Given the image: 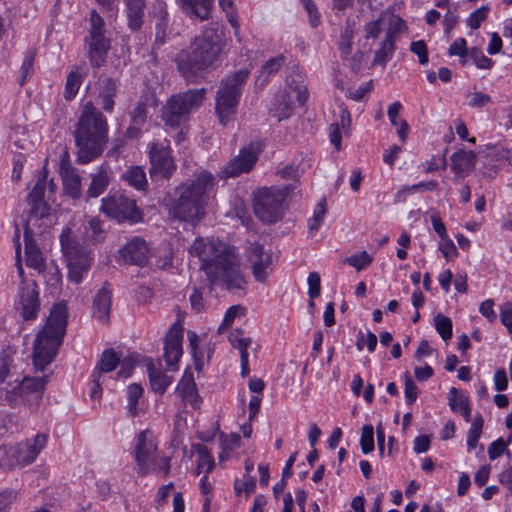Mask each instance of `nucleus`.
I'll return each mask as SVG.
<instances>
[{
  "label": "nucleus",
  "mask_w": 512,
  "mask_h": 512,
  "mask_svg": "<svg viewBox=\"0 0 512 512\" xmlns=\"http://www.w3.org/2000/svg\"><path fill=\"white\" fill-rule=\"evenodd\" d=\"M225 37L217 25L205 27L189 46L175 57L178 72L190 83H197L204 74L214 70L227 53Z\"/></svg>",
  "instance_id": "f257e3e1"
},
{
  "label": "nucleus",
  "mask_w": 512,
  "mask_h": 512,
  "mask_svg": "<svg viewBox=\"0 0 512 512\" xmlns=\"http://www.w3.org/2000/svg\"><path fill=\"white\" fill-rule=\"evenodd\" d=\"M73 136L78 163L87 164L103 153L108 142V123L92 102L83 106Z\"/></svg>",
  "instance_id": "f03ea898"
},
{
  "label": "nucleus",
  "mask_w": 512,
  "mask_h": 512,
  "mask_svg": "<svg viewBox=\"0 0 512 512\" xmlns=\"http://www.w3.org/2000/svg\"><path fill=\"white\" fill-rule=\"evenodd\" d=\"M216 184L214 175L201 170L194 178L176 189L178 196L172 203L170 215L192 224L199 222L205 215L209 192Z\"/></svg>",
  "instance_id": "7ed1b4c3"
},
{
  "label": "nucleus",
  "mask_w": 512,
  "mask_h": 512,
  "mask_svg": "<svg viewBox=\"0 0 512 512\" xmlns=\"http://www.w3.org/2000/svg\"><path fill=\"white\" fill-rule=\"evenodd\" d=\"M67 313L66 303L55 304L46 324L37 333L33 345V364L36 370L43 371L54 360L66 332Z\"/></svg>",
  "instance_id": "20e7f679"
},
{
  "label": "nucleus",
  "mask_w": 512,
  "mask_h": 512,
  "mask_svg": "<svg viewBox=\"0 0 512 512\" xmlns=\"http://www.w3.org/2000/svg\"><path fill=\"white\" fill-rule=\"evenodd\" d=\"M249 71L241 69L226 75L218 86L215 96V113L222 126L235 120L237 107L247 83Z\"/></svg>",
  "instance_id": "39448f33"
},
{
  "label": "nucleus",
  "mask_w": 512,
  "mask_h": 512,
  "mask_svg": "<svg viewBox=\"0 0 512 512\" xmlns=\"http://www.w3.org/2000/svg\"><path fill=\"white\" fill-rule=\"evenodd\" d=\"M206 88L189 89L172 95L161 108V120L165 126L179 128L205 100Z\"/></svg>",
  "instance_id": "423d86ee"
},
{
  "label": "nucleus",
  "mask_w": 512,
  "mask_h": 512,
  "mask_svg": "<svg viewBox=\"0 0 512 512\" xmlns=\"http://www.w3.org/2000/svg\"><path fill=\"white\" fill-rule=\"evenodd\" d=\"M60 244L67 263L69 280L76 284L81 283L93 262L91 251L79 243L68 227L60 234Z\"/></svg>",
  "instance_id": "0eeeda50"
},
{
  "label": "nucleus",
  "mask_w": 512,
  "mask_h": 512,
  "mask_svg": "<svg viewBox=\"0 0 512 512\" xmlns=\"http://www.w3.org/2000/svg\"><path fill=\"white\" fill-rule=\"evenodd\" d=\"M89 22L90 28L84 39V49L91 67L99 68L106 62L110 39L105 35L104 19L95 9L90 12Z\"/></svg>",
  "instance_id": "6e6552de"
},
{
  "label": "nucleus",
  "mask_w": 512,
  "mask_h": 512,
  "mask_svg": "<svg viewBox=\"0 0 512 512\" xmlns=\"http://www.w3.org/2000/svg\"><path fill=\"white\" fill-rule=\"evenodd\" d=\"M289 194L288 187L262 188L255 193L254 212L266 224L277 222L284 213V201Z\"/></svg>",
  "instance_id": "1a4fd4ad"
},
{
  "label": "nucleus",
  "mask_w": 512,
  "mask_h": 512,
  "mask_svg": "<svg viewBox=\"0 0 512 512\" xmlns=\"http://www.w3.org/2000/svg\"><path fill=\"white\" fill-rule=\"evenodd\" d=\"M200 268L207 275L211 285L216 284L219 280L228 290L244 289L246 285L245 277L240 271L239 265L228 258L204 261Z\"/></svg>",
  "instance_id": "9d476101"
},
{
  "label": "nucleus",
  "mask_w": 512,
  "mask_h": 512,
  "mask_svg": "<svg viewBox=\"0 0 512 512\" xmlns=\"http://www.w3.org/2000/svg\"><path fill=\"white\" fill-rule=\"evenodd\" d=\"M47 436L37 434L33 442H21L17 446L0 447V466L13 468L31 464L46 445Z\"/></svg>",
  "instance_id": "9b49d317"
},
{
  "label": "nucleus",
  "mask_w": 512,
  "mask_h": 512,
  "mask_svg": "<svg viewBox=\"0 0 512 512\" xmlns=\"http://www.w3.org/2000/svg\"><path fill=\"white\" fill-rule=\"evenodd\" d=\"M101 211L118 223H139L143 220V213L137 207L135 200L121 193H113L102 199Z\"/></svg>",
  "instance_id": "f8f14e48"
},
{
  "label": "nucleus",
  "mask_w": 512,
  "mask_h": 512,
  "mask_svg": "<svg viewBox=\"0 0 512 512\" xmlns=\"http://www.w3.org/2000/svg\"><path fill=\"white\" fill-rule=\"evenodd\" d=\"M48 376L24 377L15 387L6 391L5 400L11 407L20 401L29 407H37L42 400Z\"/></svg>",
  "instance_id": "ddd939ff"
},
{
  "label": "nucleus",
  "mask_w": 512,
  "mask_h": 512,
  "mask_svg": "<svg viewBox=\"0 0 512 512\" xmlns=\"http://www.w3.org/2000/svg\"><path fill=\"white\" fill-rule=\"evenodd\" d=\"M15 309L24 321L35 320L40 311V296L36 282H23L17 294Z\"/></svg>",
  "instance_id": "4468645a"
},
{
  "label": "nucleus",
  "mask_w": 512,
  "mask_h": 512,
  "mask_svg": "<svg viewBox=\"0 0 512 512\" xmlns=\"http://www.w3.org/2000/svg\"><path fill=\"white\" fill-rule=\"evenodd\" d=\"M262 152V145L259 142H252L243 147L239 155L229 161L224 167L222 173L225 177H237L243 173H248L256 164L259 155Z\"/></svg>",
  "instance_id": "2eb2a0df"
},
{
  "label": "nucleus",
  "mask_w": 512,
  "mask_h": 512,
  "mask_svg": "<svg viewBox=\"0 0 512 512\" xmlns=\"http://www.w3.org/2000/svg\"><path fill=\"white\" fill-rule=\"evenodd\" d=\"M157 446L154 443L152 432L144 430L137 435L134 448V458L138 467V475L146 476L150 472V464L155 460Z\"/></svg>",
  "instance_id": "dca6fc26"
},
{
  "label": "nucleus",
  "mask_w": 512,
  "mask_h": 512,
  "mask_svg": "<svg viewBox=\"0 0 512 512\" xmlns=\"http://www.w3.org/2000/svg\"><path fill=\"white\" fill-rule=\"evenodd\" d=\"M169 145L152 143L149 150L151 163L150 174L152 177L169 178L176 170Z\"/></svg>",
  "instance_id": "f3484780"
},
{
  "label": "nucleus",
  "mask_w": 512,
  "mask_h": 512,
  "mask_svg": "<svg viewBox=\"0 0 512 512\" xmlns=\"http://www.w3.org/2000/svg\"><path fill=\"white\" fill-rule=\"evenodd\" d=\"M59 174L63 182V191L66 196L72 199H78L82 195L81 177L72 166L70 155L67 150H64L60 156Z\"/></svg>",
  "instance_id": "a211bd4d"
},
{
  "label": "nucleus",
  "mask_w": 512,
  "mask_h": 512,
  "mask_svg": "<svg viewBox=\"0 0 512 512\" xmlns=\"http://www.w3.org/2000/svg\"><path fill=\"white\" fill-rule=\"evenodd\" d=\"M183 328L175 323L164 339V358L169 370H176L182 356Z\"/></svg>",
  "instance_id": "6ab92c4d"
},
{
  "label": "nucleus",
  "mask_w": 512,
  "mask_h": 512,
  "mask_svg": "<svg viewBox=\"0 0 512 512\" xmlns=\"http://www.w3.org/2000/svg\"><path fill=\"white\" fill-rule=\"evenodd\" d=\"M248 262L251 264L252 274L256 281L264 283L267 280L268 272L272 264V256L265 253L263 245L258 242L251 243L248 252Z\"/></svg>",
  "instance_id": "aec40b11"
},
{
  "label": "nucleus",
  "mask_w": 512,
  "mask_h": 512,
  "mask_svg": "<svg viewBox=\"0 0 512 512\" xmlns=\"http://www.w3.org/2000/svg\"><path fill=\"white\" fill-rule=\"evenodd\" d=\"M148 251L146 241L134 236L119 250V255L126 263L144 266L148 261Z\"/></svg>",
  "instance_id": "412c9836"
},
{
  "label": "nucleus",
  "mask_w": 512,
  "mask_h": 512,
  "mask_svg": "<svg viewBox=\"0 0 512 512\" xmlns=\"http://www.w3.org/2000/svg\"><path fill=\"white\" fill-rule=\"evenodd\" d=\"M46 178H47V170L46 166L43 167L34 187L31 192L28 194L27 203L30 206V213L35 215L36 217L45 216V208L46 204L43 201L44 192L46 189Z\"/></svg>",
  "instance_id": "4be33fe9"
},
{
  "label": "nucleus",
  "mask_w": 512,
  "mask_h": 512,
  "mask_svg": "<svg viewBox=\"0 0 512 512\" xmlns=\"http://www.w3.org/2000/svg\"><path fill=\"white\" fill-rule=\"evenodd\" d=\"M24 246L26 254V265L38 271L45 269V262L42 256V252L37 246L32 230L26 224L24 228Z\"/></svg>",
  "instance_id": "5701e85b"
},
{
  "label": "nucleus",
  "mask_w": 512,
  "mask_h": 512,
  "mask_svg": "<svg viewBox=\"0 0 512 512\" xmlns=\"http://www.w3.org/2000/svg\"><path fill=\"white\" fill-rule=\"evenodd\" d=\"M127 18V27L133 31H139L145 20L147 0H123Z\"/></svg>",
  "instance_id": "b1692460"
},
{
  "label": "nucleus",
  "mask_w": 512,
  "mask_h": 512,
  "mask_svg": "<svg viewBox=\"0 0 512 512\" xmlns=\"http://www.w3.org/2000/svg\"><path fill=\"white\" fill-rule=\"evenodd\" d=\"M450 160V167L452 172L456 177L460 178L474 168L476 154L471 150H458L451 155Z\"/></svg>",
  "instance_id": "393cba45"
},
{
  "label": "nucleus",
  "mask_w": 512,
  "mask_h": 512,
  "mask_svg": "<svg viewBox=\"0 0 512 512\" xmlns=\"http://www.w3.org/2000/svg\"><path fill=\"white\" fill-rule=\"evenodd\" d=\"M118 91V83L115 79L106 77L100 80L99 99L102 109L111 113L114 110V98Z\"/></svg>",
  "instance_id": "a878e982"
},
{
  "label": "nucleus",
  "mask_w": 512,
  "mask_h": 512,
  "mask_svg": "<svg viewBox=\"0 0 512 512\" xmlns=\"http://www.w3.org/2000/svg\"><path fill=\"white\" fill-rule=\"evenodd\" d=\"M110 183L109 171L105 166H100L96 173L91 174V182L86 191V201L97 198L103 194Z\"/></svg>",
  "instance_id": "bb28decb"
},
{
  "label": "nucleus",
  "mask_w": 512,
  "mask_h": 512,
  "mask_svg": "<svg viewBox=\"0 0 512 512\" xmlns=\"http://www.w3.org/2000/svg\"><path fill=\"white\" fill-rule=\"evenodd\" d=\"M184 13L200 21L210 18L213 0H181Z\"/></svg>",
  "instance_id": "cd10ccee"
},
{
  "label": "nucleus",
  "mask_w": 512,
  "mask_h": 512,
  "mask_svg": "<svg viewBox=\"0 0 512 512\" xmlns=\"http://www.w3.org/2000/svg\"><path fill=\"white\" fill-rule=\"evenodd\" d=\"M448 405L455 413H460L466 422L471 419V407L468 397L461 390L452 387L448 392Z\"/></svg>",
  "instance_id": "c85d7f7f"
},
{
  "label": "nucleus",
  "mask_w": 512,
  "mask_h": 512,
  "mask_svg": "<svg viewBox=\"0 0 512 512\" xmlns=\"http://www.w3.org/2000/svg\"><path fill=\"white\" fill-rule=\"evenodd\" d=\"M156 105L155 96L150 93L143 94L130 111V121L136 125H144L147 120L148 106Z\"/></svg>",
  "instance_id": "c756f323"
},
{
  "label": "nucleus",
  "mask_w": 512,
  "mask_h": 512,
  "mask_svg": "<svg viewBox=\"0 0 512 512\" xmlns=\"http://www.w3.org/2000/svg\"><path fill=\"white\" fill-rule=\"evenodd\" d=\"M110 308L111 291L106 286H103L95 295L93 301V314L97 319L106 321L109 317Z\"/></svg>",
  "instance_id": "7c9ffc66"
},
{
  "label": "nucleus",
  "mask_w": 512,
  "mask_h": 512,
  "mask_svg": "<svg viewBox=\"0 0 512 512\" xmlns=\"http://www.w3.org/2000/svg\"><path fill=\"white\" fill-rule=\"evenodd\" d=\"M147 371L151 389L160 395L164 394L172 383V377L168 376L164 371L156 369L153 363L147 365Z\"/></svg>",
  "instance_id": "2f4dec72"
},
{
  "label": "nucleus",
  "mask_w": 512,
  "mask_h": 512,
  "mask_svg": "<svg viewBox=\"0 0 512 512\" xmlns=\"http://www.w3.org/2000/svg\"><path fill=\"white\" fill-rule=\"evenodd\" d=\"M285 62V57L280 54L267 60L260 69V73L256 79V85L263 87L271 75L276 74Z\"/></svg>",
  "instance_id": "473e14b6"
},
{
  "label": "nucleus",
  "mask_w": 512,
  "mask_h": 512,
  "mask_svg": "<svg viewBox=\"0 0 512 512\" xmlns=\"http://www.w3.org/2000/svg\"><path fill=\"white\" fill-rule=\"evenodd\" d=\"M177 391L183 401L189 403L193 407L198 406L199 395L197 393L196 384L192 375H190L188 378L181 379L177 386Z\"/></svg>",
  "instance_id": "72a5a7b5"
},
{
  "label": "nucleus",
  "mask_w": 512,
  "mask_h": 512,
  "mask_svg": "<svg viewBox=\"0 0 512 512\" xmlns=\"http://www.w3.org/2000/svg\"><path fill=\"white\" fill-rule=\"evenodd\" d=\"M122 179L137 190H145L148 185L145 170L141 166L129 167L123 173Z\"/></svg>",
  "instance_id": "f704fd0d"
},
{
  "label": "nucleus",
  "mask_w": 512,
  "mask_h": 512,
  "mask_svg": "<svg viewBox=\"0 0 512 512\" xmlns=\"http://www.w3.org/2000/svg\"><path fill=\"white\" fill-rule=\"evenodd\" d=\"M120 363V358L113 348L106 349L95 367L96 374L98 377L102 373H108L113 371Z\"/></svg>",
  "instance_id": "c9c22d12"
},
{
  "label": "nucleus",
  "mask_w": 512,
  "mask_h": 512,
  "mask_svg": "<svg viewBox=\"0 0 512 512\" xmlns=\"http://www.w3.org/2000/svg\"><path fill=\"white\" fill-rule=\"evenodd\" d=\"M214 251L213 241H206L203 238H197L189 249V253L192 256H197L201 265L204 261H216L217 259H210V255Z\"/></svg>",
  "instance_id": "e433bc0d"
},
{
  "label": "nucleus",
  "mask_w": 512,
  "mask_h": 512,
  "mask_svg": "<svg viewBox=\"0 0 512 512\" xmlns=\"http://www.w3.org/2000/svg\"><path fill=\"white\" fill-rule=\"evenodd\" d=\"M351 118L350 113L347 109H343L340 113V123H333L330 126V142L337 149L340 150L341 147V132L340 125L343 129H346L350 125Z\"/></svg>",
  "instance_id": "4c0bfd02"
},
{
  "label": "nucleus",
  "mask_w": 512,
  "mask_h": 512,
  "mask_svg": "<svg viewBox=\"0 0 512 512\" xmlns=\"http://www.w3.org/2000/svg\"><path fill=\"white\" fill-rule=\"evenodd\" d=\"M395 42L384 37L380 44V48L374 53L373 64H380L385 66L386 63L392 58L395 52Z\"/></svg>",
  "instance_id": "58836bf2"
},
{
  "label": "nucleus",
  "mask_w": 512,
  "mask_h": 512,
  "mask_svg": "<svg viewBox=\"0 0 512 512\" xmlns=\"http://www.w3.org/2000/svg\"><path fill=\"white\" fill-rule=\"evenodd\" d=\"M35 55V51L30 49L23 59L20 68V76L18 78V83L20 86H23L34 74Z\"/></svg>",
  "instance_id": "ea45409f"
},
{
  "label": "nucleus",
  "mask_w": 512,
  "mask_h": 512,
  "mask_svg": "<svg viewBox=\"0 0 512 512\" xmlns=\"http://www.w3.org/2000/svg\"><path fill=\"white\" fill-rule=\"evenodd\" d=\"M198 460H197V470L198 474H200L205 468L206 473H209L214 468V460L209 453L208 448L205 445L198 444L196 447Z\"/></svg>",
  "instance_id": "a19ab883"
},
{
  "label": "nucleus",
  "mask_w": 512,
  "mask_h": 512,
  "mask_svg": "<svg viewBox=\"0 0 512 512\" xmlns=\"http://www.w3.org/2000/svg\"><path fill=\"white\" fill-rule=\"evenodd\" d=\"M434 326L444 341L451 339L453 334V325L449 317L441 314L436 315L434 317Z\"/></svg>",
  "instance_id": "79ce46f5"
},
{
  "label": "nucleus",
  "mask_w": 512,
  "mask_h": 512,
  "mask_svg": "<svg viewBox=\"0 0 512 512\" xmlns=\"http://www.w3.org/2000/svg\"><path fill=\"white\" fill-rule=\"evenodd\" d=\"M81 85V75L76 71H71L66 79L64 97L66 100H72Z\"/></svg>",
  "instance_id": "37998d69"
},
{
  "label": "nucleus",
  "mask_w": 512,
  "mask_h": 512,
  "mask_svg": "<svg viewBox=\"0 0 512 512\" xmlns=\"http://www.w3.org/2000/svg\"><path fill=\"white\" fill-rule=\"evenodd\" d=\"M161 16L156 23L155 44L160 46L166 42V29L168 26V14L165 7L160 8Z\"/></svg>",
  "instance_id": "c03bdc74"
},
{
  "label": "nucleus",
  "mask_w": 512,
  "mask_h": 512,
  "mask_svg": "<svg viewBox=\"0 0 512 512\" xmlns=\"http://www.w3.org/2000/svg\"><path fill=\"white\" fill-rule=\"evenodd\" d=\"M360 446L364 454L374 450V428L372 425H364L361 429Z\"/></svg>",
  "instance_id": "a18cd8bd"
},
{
  "label": "nucleus",
  "mask_w": 512,
  "mask_h": 512,
  "mask_svg": "<svg viewBox=\"0 0 512 512\" xmlns=\"http://www.w3.org/2000/svg\"><path fill=\"white\" fill-rule=\"evenodd\" d=\"M325 214L326 200L322 199L317 204L313 216L308 220V228L310 232H315L320 228Z\"/></svg>",
  "instance_id": "49530a36"
},
{
  "label": "nucleus",
  "mask_w": 512,
  "mask_h": 512,
  "mask_svg": "<svg viewBox=\"0 0 512 512\" xmlns=\"http://www.w3.org/2000/svg\"><path fill=\"white\" fill-rule=\"evenodd\" d=\"M467 105L471 108H483L492 103V98L489 94L481 91L470 92L466 95Z\"/></svg>",
  "instance_id": "de8ad7c7"
},
{
  "label": "nucleus",
  "mask_w": 512,
  "mask_h": 512,
  "mask_svg": "<svg viewBox=\"0 0 512 512\" xmlns=\"http://www.w3.org/2000/svg\"><path fill=\"white\" fill-rule=\"evenodd\" d=\"M404 380H405V388H404L405 400H406V403L409 406H411L416 402L417 397L420 393V390L417 387V385L415 384V382L413 381L409 372H406L404 374Z\"/></svg>",
  "instance_id": "09e8293b"
},
{
  "label": "nucleus",
  "mask_w": 512,
  "mask_h": 512,
  "mask_svg": "<svg viewBox=\"0 0 512 512\" xmlns=\"http://www.w3.org/2000/svg\"><path fill=\"white\" fill-rule=\"evenodd\" d=\"M245 310L241 305L230 306L225 312L222 324L218 327V333H222L225 329L229 328L233 324L234 319L239 314H244Z\"/></svg>",
  "instance_id": "8fccbe9b"
},
{
  "label": "nucleus",
  "mask_w": 512,
  "mask_h": 512,
  "mask_svg": "<svg viewBox=\"0 0 512 512\" xmlns=\"http://www.w3.org/2000/svg\"><path fill=\"white\" fill-rule=\"evenodd\" d=\"M473 63L480 69H491L493 61L484 55L483 51L478 47L471 48L469 52Z\"/></svg>",
  "instance_id": "3c124183"
},
{
  "label": "nucleus",
  "mask_w": 512,
  "mask_h": 512,
  "mask_svg": "<svg viewBox=\"0 0 512 512\" xmlns=\"http://www.w3.org/2000/svg\"><path fill=\"white\" fill-rule=\"evenodd\" d=\"M128 410L131 412L132 415H134L137 411V403L139 398L143 394V388L136 383H133L128 386Z\"/></svg>",
  "instance_id": "603ef678"
},
{
  "label": "nucleus",
  "mask_w": 512,
  "mask_h": 512,
  "mask_svg": "<svg viewBox=\"0 0 512 512\" xmlns=\"http://www.w3.org/2000/svg\"><path fill=\"white\" fill-rule=\"evenodd\" d=\"M405 27V21L396 15H393L389 20V27L386 30L385 38L395 42L401 30Z\"/></svg>",
  "instance_id": "864d4df0"
},
{
  "label": "nucleus",
  "mask_w": 512,
  "mask_h": 512,
  "mask_svg": "<svg viewBox=\"0 0 512 512\" xmlns=\"http://www.w3.org/2000/svg\"><path fill=\"white\" fill-rule=\"evenodd\" d=\"M188 340H189V347L191 350V354L193 356L194 363H195V369L201 370L203 355L198 351L199 337L195 332L189 331L188 332Z\"/></svg>",
  "instance_id": "5fc2aeb1"
},
{
  "label": "nucleus",
  "mask_w": 512,
  "mask_h": 512,
  "mask_svg": "<svg viewBox=\"0 0 512 512\" xmlns=\"http://www.w3.org/2000/svg\"><path fill=\"white\" fill-rule=\"evenodd\" d=\"M244 480L240 481L238 479L234 482V490L237 495H240L242 492H245L247 496L253 493L256 489V480L251 476H244Z\"/></svg>",
  "instance_id": "6e6d98bb"
},
{
  "label": "nucleus",
  "mask_w": 512,
  "mask_h": 512,
  "mask_svg": "<svg viewBox=\"0 0 512 512\" xmlns=\"http://www.w3.org/2000/svg\"><path fill=\"white\" fill-rule=\"evenodd\" d=\"M488 11L489 8L487 6H482L476 9L469 15L467 25L471 29H478L481 26V23L486 20Z\"/></svg>",
  "instance_id": "4d7b16f0"
},
{
  "label": "nucleus",
  "mask_w": 512,
  "mask_h": 512,
  "mask_svg": "<svg viewBox=\"0 0 512 512\" xmlns=\"http://www.w3.org/2000/svg\"><path fill=\"white\" fill-rule=\"evenodd\" d=\"M373 258L366 252L362 251L360 254L351 255L346 259V262L356 268L358 271L364 269L372 262Z\"/></svg>",
  "instance_id": "13d9d810"
},
{
  "label": "nucleus",
  "mask_w": 512,
  "mask_h": 512,
  "mask_svg": "<svg viewBox=\"0 0 512 512\" xmlns=\"http://www.w3.org/2000/svg\"><path fill=\"white\" fill-rule=\"evenodd\" d=\"M410 51L418 56V60L421 65H426L428 63V50L424 40L411 42Z\"/></svg>",
  "instance_id": "bf43d9fd"
},
{
  "label": "nucleus",
  "mask_w": 512,
  "mask_h": 512,
  "mask_svg": "<svg viewBox=\"0 0 512 512\" xmlns=\"http://www.w3.org/2000/svg\"><path fill=\"white\" fill-rule=\"evenodd\" d=\"M320 275L317 272H310L308 276V295L310 299H315L321 292Z\"/></svg>",
  "instance_id": "052dcab7"
},
{
  "label": "nucleus",
  "mask_w": 512,
  "mask_h": 512,
  "mask_svg": "<svg viewBox=\"0 0 512 512\" xmlns=\"http://www.w3.org/2000/svg\"><path fill=\"white\" fill-rule=\"evenodd\" d=\"M13 359L4 351L0 354V385L5 383L10 376V367Z\"/></svg>",
  "instance_id": "680f3d73"
},
{
  "label": "nucleus",
  "mask_w": 512,
  "mask_h": 512,
  "mask_svg": "<svg viewBox=\"0 0 512 512\" xmlns=\"http://www.w3.org/2000/svg\"><path fill=\"white\" fill-rule=\"evenodd\" d=\"M446 165H447V162H446L445 156L440 157L438 159H436V157L433 156L430 160H427L421 166L425 173H431V172L437 171L439 169L446 168Z\"/></svg>",
  "instance_id": "e2e57ef3"
},
{
  "label": "nucleus",
  "mask_w": 512,
  "mask_h": 512,
  "mask_svg": "<svg viewBox=\"0 0 512 512\" xmlns=\"http://www.w3.org/2000/svg\"><path fill=\"white\" fill-rule=\"evenodd\" d=\"M441 240L442 241L439 244V249L443 253L444 257L447 260L454 259L458 255V251L453 241L451 239H448V237Z\"/></svg>",
  "instance_id": "0e129e2a"
},
{
  "label": "nucleus",
  "mask_w": 512,
  "mask_h": 512,
  "mask_svg": "<svg viewBox=\"0 0 512 512\" xmlns=\"http://www.w3.org/2000/svg\"><path fill=\"white\" fill-rule=\"evenodd\" d=\"M88 228L92 232L91 237L94 241H100L104 238V230L102 228V221L98 218H91L88 221Z\"/></svg>",
  "instance_id": "69168bd1"
},
{
  "label": "nucleus",
  "mask_w": 512,
  "mask_h": 512,
  "mask_svg": "<svg viewBox=\"0 0 512 512\" xmlns=\"http://www.w3.org/2000/svg\"><path fill=\"white\" fill-rule=\"evenodd\" d=\"M382 31L381 19L368 22L364 25L365 38L376 39Z\"/></svg>",
  "instance_id": "338daca9"
},
{
  "label": "nucleus",
  "mask_w": 512,
  "mask_h": 512,
  "mask_svg": "<svg viewBox=\"0 0 512 512\" xmlns=\"http://www.w3.org/2000/svg\"><path fill=\"white\" fill-rule=\"evenodd\" d=\"M506 450V443L502 438L492 442L488 447V455L491 460H494L501 456Z\"/></svg>",
  "instance_id": "774afa93"
}]
</instances>
